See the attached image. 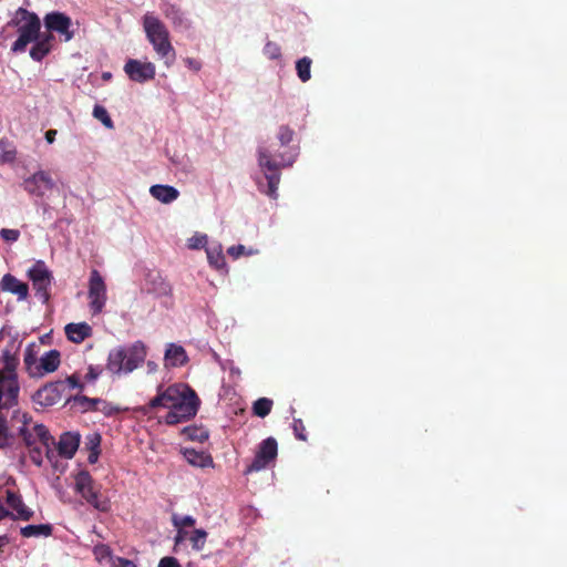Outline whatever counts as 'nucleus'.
Here are the masks:
<instances>
[{
  "label": "nucleus",
  "instance_id": "23",
  "mask_svg": "<svg viewBox=\"0 0 567 567\" xmlns=\"http://www.w3.org/2000/svg\"><path fill=\"white\" fill-rule=\"evenodd\" d=\"M53 35L44 33L42 37L33 41V47L30 50V56L40 62L44 56L49 54L52 48Z\"/></svg>",
  "mask_w": 567,
  "mask_h": 567
},
{
  "label": "nucleus",
  "instance_id": "54",
  "mask_svg": "<svg viewBox=\"0 0 567 567\" xmlns=\"http://www.w3.org/2000/svg\"><path fill=\"white\" fill-rule=\"evenodd\" d=\"M147 368H148L150 372H154L157 369V365H156V363H154L152 361H148L147 362Z\"/></svg>",
  "mask_w": 567,
  "mask_h": 567
},
{
  "label": "nucleus",
  "instance_id": "33",
  "mask_svg": "<svg viewBox=\"0 0 567 567\" xmlns=\"http://www.w3.org/2000/svg\"><path fill=\"white\" fill-rule=\"evenodd\" d=\"M207 538V533L199 528L195 529L192 535L188 537L192 546L195 550L199 551L204 548Z\"/></svg>",
  "mask_w": 567,
  "mask_h": 567
},
{
  "label": "nucleus",
  "instance_id": "4",
  "mask_svg": "<svg viewBox=\"0 0 567 567\" xmlns=\"http://www.w3.org/2000/svg\"><path fill=\"white\" fill-rule=\"evenodd\" d=\"M296 152H290L288 156L281 154L280 161L274 158L270 150L265 146L258 148V165L264 171L265 178L267 179V189L264 190L269 197L276 199L278 194V185L280 183L279 168L282 166H291L296 158Z\"/></svg>",
  "mask_w": 567,
  "mask_h": 567
},
{
  "label": "nucleus",
  "instance_id": "28",
  "mask_svg": "<svg viewBox=\"0 0 567 567\" xmlns=\"http://www.w3.org/2000/svg\"><path fill=\"white\" fill-rule=\"evenodd\" d=\"M81 403H83L84 409H95L104 412L106 415H112L120 411L118 408L113 406L112 404L101 400V399H87L85 396L78 399Z\"/></svg>",
  "mask_w": 567,
  "mask_h": 567
},
{
  "label": "nucleus",
  "instance_id": "16",
  "mask_svg": "<svg viewBox=\"0 0 567 567\" xmlns=\"http://www.w3.org/2000/svg\"><path fill=\"white\" fill-rule=\"evenodd\" d=\"M6 503L12 509L9 515L12 519L29 520L33 517L34 512L25 506L22 497L16 492H6Z\"/></svg>",
  "mask_w": 567,
  "mask_h": 567
},
{
  "label": "nucleus",
  "instance_id": "24",
  "mask_svg": "<svg viewBox=\"0 0 567 567\" xmlns=\"http://www.w3.org/2000/svg\"><path fill=\"white\" fill-rule=\"evenodd\" d=\"M208 264L217 270L227 271V265L223 252V246L219 243L206 247Z\"/></svg>",
  "mask_w": 567,
  "mask_h": 567
},
{
  "label": "nucleus",
  "instance_id": "8",
  "mask_svg": "<svg viewBox=\"0 0 567 567\" xmlns=\"http://www.w3.org/2000/svg\"><path fill=\"white\" fill-rule=\"evenodd\" d=\"M75 491L97 511L106 512L109 509V502L100 497L99 491L89 472L81 471L76 474Z\"/></svg>",
  "mask_w": 567,
  "mask_h": 567
},
{
  "label": "nucleus",
  "instance_id": "30",
  "mask_svg": "<svg viewBox=\"0 0 567 567\" xmlns=\"http://www.w3.org/2000/svg\"><path fill=\"white\" fill-rule=\"evenodd\" d=\"M182 435L187 440L204 442L208 439V432L203 427L186 426L182 430Z\"/></svg>",
  "mask_w": 567,
  "mask_h": 567
},
{
  "label": "nucleus",
  "instance_id": "1",
  "mask_svg": "<svg viewBox=\"0 0 567 567\" xmlns=\"http://www.w3.org/2000/svg\"><path fill=\"white\" fill-rule=\"evenodd\" d=\"M200 401L196 392L185 383H175L168 386L159 385L157 394L141 410L148 414L155 409H165L167 414L164 422L168 425L186 422L194 417Z\"/></svg>",
  "mask_w": 567,
  "mask_h": 567
},
{
  "label": "nucleus",
  "instance_id": "13",
  "mask_svg": "<svg viewBox=\"0 0 567 567\" xmlns=\"http://www.w3.org/2000/svg\"><path fill=\"white\" fill-rule=\"evenodd\" d=\"M277 456V441L274 437L264 440L258 447L252 463L247 467L246 473L258 472L276 458Z\"/></svg>",
  "mask_w": 567,
  "mask_h": 567
},
{
  "label": "nucleus",
  "instance_id": "29",
  "mask_svg": "<svg viewBox=\"0 0 567 567\" xmlns=\"http://www.w3.org/2000/svg\"><path fill=\"white\" fill-rule=\"evenodd\" d=\"M311 59L303 56L296 62L297 75L301 82H308L311 78Z\"/></svg>",
  "mask_w": 567,
  "mask_h": 567
},
{
  "label": "nucleus",
  "instance_id": "46",
  "mask_svg": "<svg viewBox=\"0 0 567 567\" xmlns=\"http://www.w3.org/2000/svg\"><path fill=\"white\" fill-rule=\"evenodd\" d=\"M58 131L56 130H49L45 132V141L48 144H53L56 137Z\"/></svg>",
  "mask_w": 567,
  "mask_h": 567
},
{
  "label": "nucleus",
  "instance_id": "35",
  "mask_svg": "<svg viewBox=\"0 0 567 567\" xmlns=\"http://www.w3.org/2000/svg\"><path fill=\"white\" fill-rule=\"evenodd\" d=\"M265 56L269 60H280L281 59V48L278 43L268 41L262 50Z\"/></svg>",
  "mask_w": 567,
  "mask_h": 567
},
{
  "label": "nucleus",
  "instance_id": "9",
  "mask_svg": "<svg viewBox=\"0 0 567 567\" xmlns=\"http://www.w3.org/2000/svg\"><path fill=\"white\" fill-rule=\"evenodd\" d=\"M25 367L32 377H42L54 372L60 365V352L50 350L37 360L31 353L24 357Z\"/></svg>",
  "mask_w": 567,
  "mask_h": 567
},
{
  "label": "nucleus",
  "instance_id": "38",
  "mask_svg": "<svg viewBox=\"0 0 567 567\" xmlns=\"http://www.w3.org/2000/svg\"><path fill=\"white\" fill-rule=\"evenodd\" d=\"M172 522L175 527H182V528L194 526L196 523L195 518L190 515L181 516L177 514L173 515Z\"/></svg>",
  "mask_w": 567,
  "mask_h": 567
},
{
  "label": "nucleus",
  "instance_id": "51",
  "mask_svg": "<svg viewBox=\"0 0 567 567\" xmlns=\"http://www.w3.org/2000/svg\"><path fill=\"white\" fill-rule=\"evenodd\" d=\"M68 382L72 388H80L81 384L78 381V378L75 375H71L68 378Z\"/></svg>",
  "mask_w": 567,
  "mask_h": 567
},
{
  "label": "nucleus",
  "instance_id": "15",
  "mask_svg": "<svg viewBox=\"0 0 567 567\" xmlns=\"http://www.w3.org/2000/svg\"><path fill=\"white\" fill-rule=\"evenodd\" d=\"M24 189L34 196L42 197L54 187V182L45 171H38L23 182Z\"/></svg>",
  "mask_w": 567,
  "mask_h": 567
},
{
  "label": "nucleus",
  "instance_id": "14",
  "mask_svg": "<svg viewBox=\"0 0 567 567\" xmlns=\"http://www.w3.org/2000/svg\"><path fill=\"white\" fill-rule=\"evenodd\" d=\"M44 25L49 31L59 33L64 41H70L74 37L71 29L72 20L62 12H51L44 17Z\"/></svg>",
  "mask_w": 567,
  "mask_h": 567
},
{
  "label": "nucleus",
  "instance_id": "42",
  "mask_svg": "<svg viewBox=\"0 0 567 567\" xmlns=\"http://www.w3.org/2000/svg\"><path fill=\"white\" fill-rule=\"evenodd\" d=\"M0 236L2 237L3 240H6L8 243H14L19 239L20 231L18 229L3 228L0 230Z\"/></svg>",
  "mask_w": 567,
  "mask_h": 567
},
{
  "label": "nucleus",
  "instance_id": "39",
  "mask_svg": "<svg viewBox=\"0 0 567 567\" xmlns=\"http://www.w3.org/2000/svg\"><path fill=\"white\" fill-rule=\"evenodd\" d=\"M85 447L89 451H100L101 435L97 432H92L85 436Z\"/></svg>",
  "mask_w": 567,
  "mask_h": 567
},
{
  "label": "nucleus",
  "instance_id": "41",
  "mask_svg": "<svg viewBox=\"0 0 567 567\" xmlns=\"http://www.w3.org/2000/svg\"><path fill=\"white\" fill-rule=\"evenodd\" d=\"M292 430L298 440L306 441V427L300 419H295L292 422Z\"/></svg>",
  "mask_w": 567,
  "mask_h": 567
},
{
  "label": "nucleus",
  "instance_id": "53",
  "mask_svg": "<svg viewBox=\"0 0 567 567\" xmlns=\"http://www.w3.org/2000/svg\"><path fill=\"white\" fill-rule=\"evenodd\" d=\"M7 544H9V538H8V536H7V535H1V536H0V549H1L2 547H4Z\"/></svg>",
  "mask_w": 567,
  "mask_h": 567
},
{
  "label": "nucleus",
  "instance_id": "22",
  "mask_svg": "<svg viewBox=\"0 0 567 567\" xmlns=\"http://www.w3.org/2000/svg\"><path fill=\"white\" fill-rule=\"evenodd\" d=\"M37 404L51 406L61 400V393L56 385L50 384L38 390L33 396Z\"/></svg>",
  "mask_w": 567,
  "mask_h": 567
},
{
  "label": "nucleus",
  "instance_id": "43",
  "mask_svg": "<svg viewBox=\"0 0 567 567\" xmlns=\"http://www.w3.org/2000/svg\"><path fill=\"white\" fill-rule=\"evenodd\" d=\"M102 373V368L99 365H90L87 372L84 375L86 382H94Z\"/></svg>",
  "mask_w": 567,
  "mask_h": 567
},
{
  "label": "nucleus",
  "instance_id": "25",
  "mask_svg": "<svg viewBox=\"0 0 567 567\" xmlns=\"http://www.w3.org/2000/svg\"><path fill=\"white\" fill-rule=\"evenodd\" d=\"M146 286L147 291L157 297L168 296L172 291L171 285L158 274L150 276Z\"/></svg>",
  "mask_w": 567,
  "mask_h": 567
},
{
  "label": "nucleus",
  "instance_id": "21",
  "mask_svg": "<svg viewBox=\"0 0 567 567\" xmlns=\"http://www.w3.org/2000/svg\"><path fill=\"white\" fill-rule=\"evenodd\" d=\"M66 338L74 343H81L92 334V327L86 322L68 323L64 327Z\"/></svg>",
  "mask_w": 567,
  "mask_h": 567
},
{
  "label": "nucleus",
  "instance_id": "48",
  "mask_svg": "<svg viewBox=\"0 0 567 567\" xmlns=\"http://www.w3.org/2000/svg\"><path fill=\"white\" fill-rule=\"evenodd\" d=\"M185 62H186L188 68H190V69H193L195 71H198L202 68V64L197 60H195V59L188 58V59H186Z\"/></svg>",
  "mask_w": 567,
  "mask_h": 567
},
{
  "label": "nucleus",
  "instance_id": "17",
  "mask_svg": "<svg viewBox=\"0 0 567 567\" xmlns=\"http://www.w3.org/2000/svg\"><path fill=\"white\" fill-rule=\"evenodd\" d=\"M188 355L184 347L177 343H167L164 353V364L166 368H176L186 364Z\"/></svg>",
  "mask_w": 567,
  "mask_h": 567
},
{
  "label": "nucleus",
  "instance_id": "32",
  "mask_svg": "<svg viewBox=\"0 0 567 567\" xmlns=\"http://www.w3.org/2000/svg\"><path fill=\"white\" fill-rule=\"evenodd\" d=\"M271 408H272V401L270 399L260 398L257 401H255L252 411H254L255 415H257L259 417H265L270 413Z\"/></svg>",
  "mask_w": 567,
  "mask_h": 567
},
{
  "label": "nucleus",
  "instance_id": "18",
  "mask_svg": "<svg viewBox=\"0 0 567 567\" xmlns=\"http://www.w3.org/2000/svg\"><path fill=\"white\" fill-rule=\"evenodd\" d=\"M0 287L3 291H8L16 295L19 300L27 299L29 295L28 285L20 281L18 278L10 274H7L2 277Z\"/></svg>",
  "mask_w": 567,
  "mask_h": 567
},
{
  "label": "nucleus",
  "instance_id": "27",
  "mask_svg": "<svg viewBox=\"0 0 567 567\" xmlns=\"http://www.w3.org/2000/svg\"><path fill=\"white\" fill-rule=\"evenodd\" d=\"M52 530L51 524L27 525L20 528L21 535L25 538L49 537L52 535Z\"/></svg>",
  "mask_w": 567,
  "mask_h": 567
},
{
  "label": "nucleus",
  "instance_id": "2",
  "mask_svg": "<svg viewBox=\"0 0 567 567\" xmlns=\"http://www.w3.org/2000/svg\"><path fill=\"white\" fill-rule=\"evenodd\" d=\"M14 417L22 422V426L19 427V433L29 447L32 463L41 466L44 455L51 460L53 456L52 446L55 442L48 429L43 424L31 423L24 413L16 414Z\"/></svg>",
  "mask_w": 567,
  "mask_h": 567
},
{
  "label": "nucleus",
  "instance_id": "11",
  "mask_svg": "<svg viewBox=\"0 0 567 567\" xmlns=\"http://www.w3.org/2000/svg\"><path fill=\"white\" fill-rule=\"evenodd\" d=\"M123 70L131 81L141 84L152 81L156 75V66L153 62L137 59H128Z\"/></svg>",
  "mask_w": 567,
  "mask_h": 567
},
{
  "label": "nucleus",
  "instance_id": "20",
  "mask_svg": "<svg viewBox=\"0 0 567 567\" xmlns=\"http://www.w3.org/2000/svg\"><path fill=\"white\" fill-rule=\"evenodd\" d=\"M80 439L78 432L63 433L58 443L59 453L66 458H72L79 447Z\"/></svg>",
  "mask_w": 567,
  "mask_h": 567
},
{
  "label": "nucleus",
  "instance_id": "5",
  "mask_svg": "<svg viewBox=\"0 0 567 567\" xmlns=\"http://www.w3.org/2000/svg\"><path fill=\"white\" fill-rule=\"evenodd\" d=\"M145 357L144 343L136 341L127 349L120 347L111 350L106 368L113 374H128L145 360Z\"/></svg>",
  "mask_w": 567,
  "mask_h": 567
},
{
  "label": "nucleus",
  "instance_id": "50",
  "mask_svg": "<svg viewBox=\"0 0 567 567\" xmlns=\"http://www.w3.org/2000/svg\"><path fill=\"white\" fill-rule=\"evenodd\" d=\"M10 512L3 506L2 501L0 499V520L9 517Z\"/></svg>",
  "mask_w": 567,
  "mask_h": 567
},
{
  "label": "nucleus",
  "instance_id": "37",
  "mask_svg": "<svg viewBox=\"0 0 567 567\" xmlns=\"http://www.w3.org/2000/svg\"><path fill=\"white\" fill-rule=\"evenodd\" d=\"M227 254L230 257H233L234 259H237L243 255H248V256L256 255V254H258V250H252V249L247 250L244 245H235L227 249Z\"/></svg>",
  "mask_w": 567,
  "mask_h": 567
},
{
  "label": "nucleus",
  "instance_id": "7",
  "mask_svg": "<svg viewBox=\"0 0 567 567\" xmlns=\"http://www.w3.org/2000/svg\"><path fill=\"white\" fill-rule=\"evenodd\" d=\"M28 277L32 282L37 297L47 303L50 299V290L53 281V276L44 261L38 260L28 270Z\"/></svg>",
  "mask_w": 567,
  "mask_h": 567
},
{
  "label": "nucleus",
  "instance_id": "31",
  "mask_svg": "<svg viewBox=\"0 0 567 567\" xmlns=\"http://www.w3.org/2000/svg\"><path fill=\"white\" fill-rule=\"evenodd\" d=\"M93 554L100 564H107L109 566L114 557L111 548L104 544L96 545L93 549Z\"/></svg>",
  "mask_w": 567,
  "mask_h": 567
},
{
  "label": "nucleus",
  "instance_id": "26",
  "mask_svg": "<svg viewBox=\"0 0 567 567\" xmlns=\"http://www.w3.org/2000/svg\"><path fill=\"white\" fill-rule=\"evenodd\" d=\"M186 461L197 467H208L213 465V458L205 452H199L194 449H185L183 452Z\"/></svg>",
  "mask_w": 567,
  "mask_h": 567
},
{
  "label": "nucleus",
  "instance_id": "55",
  "mask_svg": "<svg viewBox=\"0 0 567 567\" xmlns=\"http://www.w3.org/2000/svg\"><path fill=\"white\" fill-rule=\"evenodd\" d=\"M103 79L104 80H110L111 79V73L110 72L103 73Z\"/></svg>",
  "mask_w": 567,
  "mask_h": 567
},
{
  "label": "nucleus",
  "instance_id": "45",
  "mask_svg": "<svg viewBox=\"0 0 567 567\" xmlns=\"http://www.w3.org/2000/svg\"><path fill=\"white\" fill-rule=\"evenodd\" d=\"M158 567H181V565L174 557H164L159 560Z\"/></svg>",
  "mask_w": 567,
  "mask_h": 567
},
{
  "label": "nucleus",
  "instance_id": "19",
  "mask_svg": "<svg viewBox=\"0 0 567 567\" xmlns=\"http://www.w3.org/2000/svg\"><path fill=\"white\" fill-rule=\"evenodd\" d=\"M150 194L162 204H171L179 197V190L176 187L164 184L152 185Z\"/></svg>",
  "mask_w": 567,
  "mask_h": 567
},
{
  "label": "nucleus",
  "instance_id": "36",
  "mask_svg": "<svg viewBox=\"0 0 567 567\" xmlns=\"http://www.w3.org/2000/svg\"><path fill=\"white\" fill-rule=\"evenodd\" d=\"M207 243H208L207 235L197 233L187 239V247L189 249L196 250V249L206 247Z\"/></svg>",
  "mask_w": 567,
  "mask_h": 567
},
{
  "label": "nucleus",
  "instance_id": "44",
  "mask_svg": "<svg viewBox=\"0 0 567 567\" xmlns=\"http://www.w3.org/2000/svg\"><path fill=\"white\" fill-rule=\"evenodd\" d=\"M110 567H136V565L134 564V561H132L130 559H126V558H123V557H118V556H114L112 558Z\"/></svg>",
  "mask_w": 567,
  "mask_h": 567
},
{
  "label": "nucleus",
  "instance_id": "47",
  "mask_svg": "<svg viewBox=\"0 0 567 567\" xmlns=\"http://www.w3.org/2000/svg\"><path fill=\"white\" fill-rule=\"evenodd\" d=\"M176 528H177V534L175 536V543L178 544L187 537V532L184 530V528H182V527H176Z\"/></svg>",
  "mask_w": 567,
  "mask_h": 567
},
{
  "label": "nucleus",
  "instance_id": "10",
  "mask_svg": "<svg viewBox=\"0 0 567 567\" xmlns=\"http://www.w3.org/2000/svg\"><path fill=\"white\" fill-rule=\"evenodd\" d=\"M87 296L90 299L89 306L92 313H100L106 303L107 296L105 281L96 269L91 271Z\"/></svg>",
  "mask_w": 567,
  "mask_h": 567
},
{
  "label": "nucleus",
  "instance_id": "6",
  "mask_svg": "<svg viewBox=\"0 0 567 567\" xmlns=\"http://www.w3.org/2000/svg\"><path fill=\"white\" fill-rule=\"evenodd\" d=\"M12 23L18 27L19 34L11 48L16 53L23 52L29 43L43 35L40 33L41 22L39 17L23 8H19L16 11Z\"/></svg>",
  "mask_w": 567,
  "mask_h": 567
},
{
  "label": "nucleus",
  "instance_id": "49",
  "mask_svg": "<svg viewBox=\"0 0 567 567\" xmlns=\"http://www.w3.org/2000/svg\"><path fill=\"white\" fill-rule=\"evenodd\" d=\"M89 456H87V461L89 463L91 464H94L97 462L99 460V456H100V451H89Z\"/></svg>",
  "mask_w": 567,
  "mask_h": 567
},
{
  "label": "nucleus",
  "instance_id": "40",
  "mask_svg": "<svg viewBox=\"0 0 567 567\" xmlns=\"http://www.w3.org/2000/svg\"><path fill=\"white\" fill-rule=\"evenodd\" d=\"M282 146L288 145L293 137V131L288 126H280L277 135Z\"/></svg>",
  "mask_w": 567,
  "mask_h": 567
},
{
  "label": "nucleus",
  "instance_id": "34",
  "mask_svg": "<svg viewBox=\"0 0 567 567\" xmlns=\"http://www.w3.org/2000/svg\"><path fill=\"white\" fill-rule=\"evenodd\" d=\"M93 116L99 120L105 127L113 128V121L104 106L95 105L93 109Z\"/></svg>",
  "mask_w": 567,
  "mask_h": 567
},
{
  "label": "nucleus",
  "instance_id": "3",
  "mask_svg": "<svg viewBox=\"0 0 567 567\" xmlns=\"http://www.w3.org/2000/svg\"><path fill=\"white\" fill-rule=\"evenodd\" d=\"M143 30L147 41L151 43L158 59L169 68L175 59L176 52L171 42V35L165 23L153 12H146L142 18Z\"/></svg>",
  "mask_w": 567,
  "mask_h": 567
},
{
  "label": "nucleus",
  "instance_id": "12",
  "mask_svg": "<svg viewBox=\"0 0 567 567\" xmlns=\"http://www.w3.org/2000/svg\"><path fill=\"white\" fill-rule=\"evenodd\" d=\"M159 9L175 31L186 32L192 29V20L179 6L165 0L161 2Z\"/></svg>",
  "mask_w": 567,
  "mask_h": 567
},
{
  "label": "nucleus",
  "instance_id": "52",
  "mask_svg": "<svg viewBox=\"0 0 567 567\" xmlns=\"http://www.w3.org/2000/svg\"><path fill=\"white\" fill-rule=\"evenodd\" d=\"M13 158H14V153H13V152H6V153L3 154V157H2V159H3L4 162H10V161H12Z\"/></svg>",
  "mask_w": 567,
  "mask_h": 567
}]
</instances>
